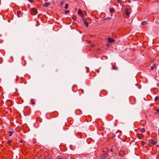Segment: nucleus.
<instances>
[{
	"label": "nucleus",
	"instance_id": "1",
	"mask_svg": "<svg viewBox=\"0 0 159 159\" xmlns=\"http://www.w3.org/2000/svg\"><path fill=\"white\" fill-rule=\"evenodd\" d=\"M30 13L32 15H35L37 13L38 11L35 8H33L30 9Z\"/></svg>",
	"mask_w": 159,
	"mask_h": 159
},
{
	"label": "nucleus",
	"instance_id": "2",
	"mask_svg": "<svg viewBox=\"0 0 159 159\" xmlns=\"http://www.w3.org/2000/svg\"><path fill=\"white\" fill-rule=\"evenodd\" d=\"M150 142L149 143L152 145H154L157 144V141L152 139H150L148 140Z\"/></svg>",
	"mask_w": 159,
	"mask_h": 159
},
{
	"label": "nucleus",
	"instance_id": "3",
	"mask_svg": "<svg viewBox=\"0 0 159 159\" xmlns=\"http://www.w3.org/2000/svg\"><path fill=\"white\" fill-rule=\"evenodd\" d=\"M108 41L110 43H114L115 41V40L113 39H111L110 38H108Z\"/></svg>",
	"mask_w": 159,
	"mask_h": 159
},
{
	"label": "nucleus",
	"instance_id": "4",
	"mask_svg": "<svg viewBox=\"0 0 159 159\" xmlns=\"http://www.w3.org/2000/svg\"><path fill=\"white\" fill-rule=\"evenodd\" d=\"M130 13V10L129 9L127 8L125 10V13L126 15L129 16Z\"/></svg>",
	"mask_w": 159,
	"mask_h": 159
},
{
	"label": "nucleus",
	"instance_id": "5",
	"mask_svg": "<svg viewBox=\"0 0 159 159\" xmlns=\"http://www.w3.org/2000/svg\"><path fill=\"white\" fill-rule=\"evenodd\" d=\"M78 13L81 17H84V14H83L82 13L81 10V9H79L78 10Z\"/></svg>",
	"mask_w": 159,
	"mask_h": 159
},
{
	"label": "nucleus",
	"instance_id": "6",
	"mask_svg": "<svg viewBox=\"0 0 159 159\" xmlns=\"http://www.w3.org/2000/svg\"><path fill=\"white\" fill-rule=\"evenodd\" d=\"M51 4V3L48 2H46L45 3L43 4V6L45 7H47L48 6Z\"/></svg>",
	"mask_w": 159,
	"mask_h": 159
},
{
	"label": "nucleus",
	"instance_id": "7",
	"mask_svg": "<svg viewBox=\"0 0 159 159\" xmlns=\"http://www.w3.org/2000/svg\"><path fill=\"white\" fill-rule=\"evenodd\" d=\"M142 136H142V134H136L137 137V138L138 139H142Z\"/></svg>",
	"mask_w": 159,
	"mask_h": 159
},
{
	"label": "nucleus",
	"instance_id": "8",
	"mask_svg": "<svg viewBox=\"0 0 159 159\" xmlns=\"http://www.w3.org/2000/svg\"><path fill=\"white\" fill-rule=\"evenodd\" d=\"M148 23V22L147 21H143L141 23V24L142 25H147Z\"/></svg>",
	"mask_w": 159,
	"mask_h": 159
},
{
	"label": "nucleus",
	"instance_id": "9",
	"mask_svg": "<svg viewBox=\"0 0 159 159\" xmlns=\"http://www.w3.org/2000/svg\"><path fill=\"white\" fill-rule=\"evenodd\" d=\"M65 3V1H64V0H62V1H61V2H60V6L61 7H62L64 4Z\"/></svg>",
	"mask_w": 159,
	"mask_h": 159
},
{
	"label": "nucleus",
	"instance_id": "10",
	"mask_svg": "<svg viewBox=\"0 0 159 159\" xmlns=\"http://www.w3.org/2000/svg\"><path fill=\"white\" fill-rule=\"evenodd\" d=\"M111 17H106V18H105V19H103L102 20V21H104L105 20H111Z\"/></svg>",
	"mask_w": 159,
	"mask_h": 159
},
{
	"label": "nucleus",
	"instance_id": "11",
	"mask_svg": "<svg viewBox=\"0 0 159 159\" xmlns=\"http://www.w3.org/2000/svg\"><path fill=\"white\" fill-rule=\"evenodd\" d=\"M140 131L142 133H144L145 131V130L144 128H142L141 129Z\"/></svg>",
	"mask_w": 159,
	"mask_h": 159
},
{
	"label": "nucleus",
	"instance_id": "12",
	"mask_svg": "<svg viewBox=\"0 0 159 159\" xmlns=\"http://www.w3.org/2000/svg\"><path fill=\"white\" fill-rule=\"evenodd\" d=\"M21 11H17V16H18V17H20L19 15L21 14Z\"/></svg>",
	"mask_w": 159,
	"mask_h": 159
},
{
	"label": "nucleus",
	"instance_id": "13",
	"mask_svg": "<svg viewBox=\"0 0 159 159\" xmlns=\"http://www.w3.org/2000/svg\"><path fill=\"white\" fill-rule=\"evenodd\" d=\"M110 12L111 13L114 11V9L113 8H111L109 9Z\"/></svg>",
	"mask_w": 159,
	"mask_h": 159
},
{
	"label": "nucleus",
	"instance_id": "14",
	"mask_svg": "<svg viewBox=\"0 0 159 159\" xmlns=\"http://www.w3.org/2000/svg\"><path fill=\"white\" fill-rule=\"evenodd\" d=\"M72 18L74 20H75L76 19V17L74 15L72 17Z\"/></svg>",
	"mask_w": 159,
	"mask_h": 159
},
{
	"label": "nucleus",
	"instance_id": "15",
	"mask_svg": "<svg viewBox=\"0 0 159 159\" xmlns=\"http://www.w3.org/2000/svg\"><path fill=\"white\" fill-rule=\"evenodd\" d=\"M84 23L86 27H88L89 26V23L88 22H87L85 21H84Z\"/></svg>",
	"mask_w": 159,
	"mask_h": 159
},
{
	"label": "nucleus",
	"instance_id": "16",
	"mask_svg": "<svg viewBox=\"0 0 159 159\" xmlns=\"http://www.w3.org/2000/svg\"><path fill=\"white\" fill-rule=\"evenodd\" d=\"M112 69L114 70H117V68L115 67V65H112Z\"/></svg>",
	"mask_w": 159,
	"mask_h": 159
},
{
	"label": "nucleus",
	"instance_id": "17",
	"mask_svg": "<svg viewBox=\"0 0 159 159\" xmlns=\"http://www.w3.org/2000/svg\"><path fill=\"white\" fill-rule=\"evenodd\" d=\"M156 66V65L155 64H154L153 65V66L151 67V70H152L154 69V67Z\"/></svg>",
	"mask_w": 159,
	"mask_h": 159
},
{
	"label": "nucleus",
	"instance_id": "18",
	"mask_svg": "<svg viewBox=\"0 0 159 159\" xmlns=\"http://www.w3.org/2000/svg\"><path fill=\"white\" fill-rule=\"evenodd\" d=\"M68 4L67 3L66 4L65 6V8L66 9L68 8Z\"/></svg>",
	"mask_w": 159,
	"mask_h": 159
},
{
	"label": "nucleus",
	"instance_id": "19",
	"mask_svg": "<svg viewBox=\"0 0 159 159\" xmlns=\"http://www.w3.org/2000/svg\"><path fill=\"white\" fill-rule=\"evenodd\" d=\"M13 132H12L11 131H9L8 132V133H9V136H12V134L13 133Z\"/></svg>",
	"mask_w": 159,
	"mask_h": 159
},
{
	"label": "nucleus",
	"instance_id": "20",
	"mask_svg": "<svg viewBox=\"0 0 159 159\" xmlns=\"http://www.w3.org/2000/svg\"><path fill=\"white\" fill-rule=\"evenodd\" d=\"M109 151H110L111 152H112V153H115L114 151L112 149H111L110 150H109Z\"/></svg>",
	"mask_w": 159,
	"mask_h": 159
},
{
	"label": "nucleus",
	"instance_id": "21",
	"mask_svg": "<svg viewBox=\"0 0 159 159\" xmlns=\"http://www.w3.org/2000/svg\"><path fill=\"white\" fill-rule=\"evenodd\" d=\"M31 103L33 105L34 104H35V102H34V100H31Z\"/></svg>",
	"mask_w": 159,
	"mask_h": 159
},
{
	"label": "nucleus",
	"instance_id": "22",
	"mask_svg": "<svg viewBox=\"0 0 159 159\" xmlns=\"http://www.w3.org/2000/svg\"><path fill=\"white\" fill-rule=\"evenodd\" d=\"M159 97H158V96H157L155 98V101H156L157 100H158L159 99Z\"/></svg>",
	"mask_w": 159,
	"mask_h": 159
},
{
	"label": "nucleus",
	"instance_id": "23",
	"mask_svg": "<svg viewBox=\"0 0 159 159\" xmlns=\"http://www.w3.org/2000/svg\"><path fill=\"white\" fill-rule=\"evenodd\" d=\"M7 142V143L9 145H10L11 144V140H8Z\"/></svg>",
	"mask_w": 159,
	"mask_h": 159
},
{
	"label": "nucleus",
	"instance_id": "24",
	"mask_svg": "<svg viewBox=\"0 0 159 159\" xmlns=\"http://www.w3.org/2000/svg\"><path fill=\"white\" fill-rule=\"evenodd\" d=\"M117 2L121 4V3L122 0H117Z\"/></svg>",
	"mask_w": 159,
	"mask_h": 159
},
{
	"label": "nucleus",
	"instance_id": "25",
	"mask_svg": "<svg viewBox=\"0 0 159 159\" xmlns=\"http://www.w3.org/2000/svg\"><path fill=\"white\" fill-rule=\"evenodd\" d=\"M141 144L142 145H145L146 144V143L145 142H144L142 141L141 142Z\"/></svg>",
	"mask_w": 159,
	"mask_h": 159
},
{
	"label": "nucleus",
	"instance_id": "26",
	"mask_svg": "<svg viewBox=\"0 0 159 159\" xmlns=\"http://www.w3.org/2000/svg\"><path fill=\"white\" fill-rule=\"evenodd\" d=\"M64 11L66 14H67L69 12V11L68 10H65Z\"/></svg>",
	"mask_w": 159,
	"mask_h": 159
},
{
	"label": "nucleus",
	"instance_id": "27",
	"mask_svg": "<svg viewBox=\"0 0 159 159\" xmlns=\"http://www.w3.org/2000/svg\"><path fill=\"white\" fill-rule=\"evenodd\" d=\"M28 1L32 3L33 2V0H28Z\"/></svg>",
	"mask_w": 159,
	"mask_h": 159
},
{
	"label": "nucleus",
	"instance_id": "28",
	"mask_svg": "<svg viewBox=\"0 0 159 159\" xmlns=\"http://www.w3.org/2000/svg\"><path fill=\"white\" fill-rule=\"evenodd\" d=\"M82 17V20H83L84 21H85V20H84V18H83V17Z\"/></svg>",
	"mask_w": 159,
	"mask_h": 159
},
{
	"label": "nucleus",
	"instance_id": "29",
	"mask_svg": "<svg viewBox=\"0 0 159 159\" xmlns=\"http://www.w3.org/2000/svg\"><path fill=\"white\" fill-rule=\"evenodd\" d=\"M157 112H159V109L157 110Z\"/></svg>",
	"mask_w": 159,
	"mask_h": 159
},
{
	"label": "nucleus",
	"instance_id": "30",
	"mask_svg": "<svg viewBox=\"0 0 159 159\" xmlns=\"http://www.w3.org/2000/svg\"><path fill=\"white\" fill-rule=\"evenodd\" d=\"M22 140H21V141L19 142V143H22Z\"/></svg>",
	"mask_w": 159,
	"mask_h": 159
},
{
	"label": "nucleus",
	"instance_id": "31",
	"mask_svg": "<svg viewBox=\"0 0 159 159\" xmlns=\"http://www.w3.org/2000/svg\"><path fill=\"white\" fill-rule=\"evenodd\" d=\"M81 90L82 91V93H84L83 90Z\"/></svg>",
	"mask_w": 159,
	"mask_h": 159
},
{
	"label": "nucleus",
	"instance_id": "32",
	"mask_svg": "<svg viewBox=\"0 0 159 159\" xmlns=\"http://www.w3.org/2000/svg\"><path fill=\"white\" fill-rule=\"evenodd\" d=\"M115 134H114V135H113V137H115Z\"/></svg>",
	"mask_w": 159,
	"mask_h": 159
}]
</instances>
